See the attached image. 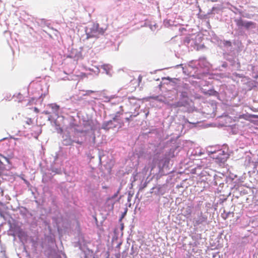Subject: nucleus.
<instances>
[{
    "label": "nucleus",
    "instance_id": "f257e3e1",
    "mask_svg": "<svg viewBox=\"0 0 258 258\" xmlns=\"http://www.w3.org/2000/svg\"><path fill=\"white\" fill-rule=\"evenodd\" d=\"M123 122L120 118V112H117L112 120L105 122L103 124V128L108 130L112 127H121Z\"/></svg>",
    "mask_w": 258,
    "mask_h": 258
},
{
    "label": "nucleus",
    "instance_id": "0eeeda50",
    "mask_svg": "<svg viewBox=\"0 0 258 258\" xmlns=\"http://www.w3.org/2000/svg\"><path fill=\"white\" fill-rule=\"evenodd\" d=\"M26 124L30 125H32L33 123V119L31 118H27L25 121Z\"/></svg>",
    "mask_w": 258,
    "mask_h": 258
},
{
    "label": "nucleus",
    "instance_id": "4468645a",
    "mask_svg": "<svg viewBox=\"0 0 258 258\" xmlns=\"http://www.w3.org/2000/svg\"><path fill=\"white\" fill-rule=\"evenodd\" d=\"M252 117H253V118H258V116L256 115H252Z\"/></svg>",
    "mask_w": 258,
    "mask_h": 258
},
{
    "label": "nucleus",
    "instance_id": "423d86ee",
    "mask_svg": "<svg viewBox=\"0 0 258 258\" xmlns=\"http://www.w3.org/2000/svg\"><path fill=\"white\" fill-rule=\"evenodd\" d=\"M181 98H188V93L186 91H182L181 92L180 95Z\"/></svg>",
    "mask_w": 258,
    "mask_h": 258
},
{
    "label": "nucleus",
    "instance_id": "9b49d317",
    "mask_svg": "<svg viewBox=\"0 0 258 258\" xmlns=\"http://www.w3.org/2000/svg\"><path fill=\"white\" fill-rule=\"evenodd\" d=\"M118 191H117L112 197H111V199H115L118 195Z\"/></svg>",
    "mask_w": 258,
    "mask_h": 258
},
{
    "label": "nucleus",
    "instance_id": "2eb2a0df",
    "mask_svg": "<svg viewBox=\"0 0 258 258\" xmlns=\"http://www.w3.org/2000/svg\"><path fill=\"white\" fill-rule=\"evenodd\" d=\"M3 157L7 161H8V159L6 157L4 156H3Z\"/></svg>",
    "mask_w": 258,
    "mask_h": 258
},
{
    "label": "nucleus",
    "instance_id": "9d476101",
    "mask_svg": "<svg viewBox=\"0 0 258 258\" xmlns=\"http://www.w3.org/2000/svg\"><path fill=\"white\" fill-rule=\"evenodd\" d=\"M34 100V98H32L28 103L27 105H30L32 104V102Z\"/></svg>",
    "mask_w": 258,
    "mask_h": 258
},
{
    "label": "nucleus",
    "instance_id": "39448f33",
    "mask_svg": "<svg viewBox=\"0 0 258 258\" xmlns=\"http://www.w3.org/2000/svg\"><path fill=\"white\" fill-rule=\"evenodd\" d=\"M236 25L238 27H244L245 22L243 21L241 19H237L235 20Z\"/></svg>",
    "mask_w": 258,
    "mask_h": 258
},
{
    "label": "nucleus",
    "instance_id": "ddd939ff",
    "mask_svg": "<svg viewBox=\"0 0 258 258\" xmlns=\"http://www.w3.org/2000/svg\"><path fill=\"white\" fill-rule=\"evenodd\" d=\"M94 91H92V90H89V91H87V93L88 94H89V93H94Z\"/></svg>",
    "mask_w": 258,
    "mask_h": 258
},
{
    "label": "nucleus",
    "instance_id": "7ed1b4c3",
    "mask_svg": "<svg viewBox=\"0 0 258 258\" xmlns=\"http://www.w3.org/2000/svg\"><path fill=\"white\" fill-rule=\"evenodd\" d=\"M49 107L52 109L53 113L57 114L59 109V106L56 104H50L48 105Z\"/></svg>",
    "mask_w": 258,
    "mask_h": 258
},
{
    "label": "nucleus",
    "instance_id": "20e7f679",
    "mask_svg": "<svg viewBox=\"0 0 258 258\" xmlns=\"http://www.w3.org/2000/svg\"><path fill=\"white\" fill-rule=\"evenodd\" d=\"M244 27L246 29H248L250 28H255V23L251 21H247L244 23Z\"/></svg>",
    "mask_w": 258,
    "mask_h": 258
},
{
    "label": "nucleus",
    "instance_id": "f8f14e48",
    "mask_svg": "<svg viewBox=\"0 0 258 258\" xmlns=\"http://www.w3.org/2000/svg\"><path fill=\"white\" fill-rule=\"evenodd\" d=\"M34 110L36 113H38L39 112V110L37 107H34Z\"/></svg>",
    "mask_w": 258,
    "mask_h": 258
},
{
    "label": "nucleus",
    "instance_id": "6e6552de",
    "mask_svg": "<svg viewBox=\"0 0 258 258\" xmlns=\"http://www.w3.org/2000/svg\"><path fill=\"white\" fill-rule=\"evenodd\" d=\"M183 105H184L183 104H182L181 102H176L175 104H173L172 106H174V107H178L182 106Z\"/></svg>",
    "mask_w": 258,
    "mask_h": 258
},
{
    "label": "nucleus",
    "instance_id": "f03ea898",
    "mask_svg": "<svg viewBox=\"0 0 258 258\" xmlns=\"http://www.w3.org/2000/svg\"><path fill=\"white\" fill-rule=\"evenodd\" d=\"M103 31L102 29L99 28V25L98 24H94L91 29V34L90 37H98L99 35L103 33Z\"/></svg>",
    "mask_w": 258,
    "mask_h": 258
},
{
    "label": "nucleus",
    "instance_id": "1a4fd4ad",
    "mask_svg": "<svg viewBox=\"0 0 258 258\" xmlns=\"http://www.w3.org/2000/svg\"><path fill=\"white\" fill-rule=\"evenodd\" d=\"M137 115H131L130 117H126L125 118V120L127 121H129L130 120V119H131L133 117H135V116H136Z\"/></svg>",
    "mask_w": 258,
    "mask_h": 258
}]
</instances>
